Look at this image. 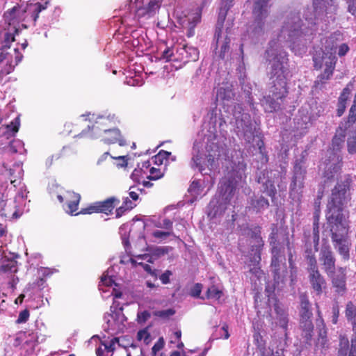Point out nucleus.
Returning <instances> with one entry per match:
<instances>
[{
    "label": "nucleus",
    "instance_id": "f257e3e1",
    "mask_svg": "<svg viewBox=\"0 0 356 356\" xmlns=\"http://www.w3.org/2000/svg\"><path fill=\"white\" fill-rule=\"evenodd\" d=\"M353 180L351 175H345L332 189L326 207V220L332 229L339 232H349V221L343 213L346 204L350 199V189Z\"/></svg>",
    "mask_w": 356,
    "mask_h": 356
},
{
    "label": "nucleus",
    "instance_id": "f03ea898",
    "mask_svg": "<svg viewBox=\"0 0 356 356\" xmlns=\"http://www.w3.org/2000/svg\"><path fill=\"white\" fill-rule=\"evenodd\" d=\"M286 72L287 69L284 66L283 61H281L276 55L273 59L271 66L272 86L269 90L270 94L264 96L261 100L266 112L273 113L281 109V103L279 100L284 99L289 93Z\"/></svg>",
    "mask_w": 356,
    "mask_h": 356
},
{
    "label": "nucleus",
    "instance_id": "7ed1b4c3",
    "mask_svg": "<svg viewBox=\"0 0 356 356\" xmlns=\"http://www.w3.org/2000/svg\"><path fill=\"white\" fill-rule=\"evenodd\" d=\"M305 27L298 13H291L286 16L278 35L279 40L294 44L300 38L309 33Z\"/></svg>",
    "mask_w": 356,
    "mask_h": 356
},
{
    "label": "nucleus",
    "instance_id": "20e7f679",
    "mask_svg": "<svg viewBox=\"0 0 356 356\" xmlns=\"http://www.w3.org/2000/svg\"><path fill=\"white\" fill-rule=\"evenodd\" d=\"M49 4L48 1L42 3L40 2L26 3L25 6L17 4L11 9L8 10L3 14V18L6 23L9 25L18 24L20 22H24L26 17L24 15L26 12L30 13L33 19L39 17V14L42 10L47 9Z\"/></svg>",
    "mask_w": 356,
    "mask_h": 356
},
{
    "label": "nucleus",
    "instance_id": "39448f33",
    "mask_svg": "<svg viewBox=\"0 0 356 356\" xmlns=\"http://www.w3.org/2000/svg\"><path fill=\"white\" fill-rule=\"evenodd\" d=\"M306 159L304 155L296 159L293 168L291 182L289 186V196L292 200H300L302 189L305 186V179L307 175L305 166Z\"/></svg>",
    "mask_w": 356,
    "mask_h": 356
},
{
    "label": "nucleus",
    "instance_id": "423d86ee",
    "mask_svg": "<svg viewBox=\"0 0 356 356\" xmlns=\"http://www.w3.org/2000/svg\"><path fill=\"white\" fill-rule=\"evenodd\" d=\"M111 124H115L113 118L111 120L108 116H101L98 118L97 120H96L95 124H92V128L102 130L104 131L102 140L105 143L113 144L119 143L120 145H122L121 133L120 130L116 128H111Z\"/></svg>",
    "mask_w": 356,
    "mask_h": 356
},
{
    "label": "nucleus",
    "instance_id": "0eeeda50",
    "mask_svg": "<svg viewBox=\"0 0 356 356\" xmlns=\"http://www.w3.org/2000/svg\"><path fill=\"white\" fill-rule=\"evenodd\" d=\"M120 200L114 196L109 197L102 201H97L87 207L82 208L76 214L90 215L92 213H104L109 216L113 213L114 209L120 204Z\"/></svg>",
    "mask_w": 356,
    "mask_h": 356
},
{
    "label": "nucleus",
    "instance_id": "6e6552de",
    "mask_svg": "<svg viewBox=\"0 0 356 356\" xmlns=\"http://www.w3.org/2000/svg\"><path fill=\"white\" fill-rule=\"evenodd\" d=\"M271 261L270 268L275 283L283 282L287 273V267L285 262V256L282 249H270Z\"/></svg>",
    "mask_w": 356,
    "mask_h": 356
},
{
    "label": "nucleus",
    "instance_id": "1a4fd4ad",
    "mask_svg": "<svg viewBox=\"0 0 356 356\" xmlns=\"http://www.w3.org/2000/svg\"><path fill=\"white\" fill-rule=\"evenodd\" d=\"M225 18V15H224L222 18L219 17L214 33V40L216 42V49L219 48L218 57L222 60H224L230 54V38L227 35H225L223 38L222 37Z\"/></svg>",
    "mask_w": 356,
    "mask_h": 356
},
{
    "label": "nucleus",
    "instance_id": "9d476101",
    "mask_svg": "<svg viewBox=\"0 0 356 356\" xmlns=\"http://www.w3.org/2000/svg\"><path fill=\"white\" fill-rule=\"evenodd\" d=\"M331 240L342 259L344 261L349 260L351 242L348 238V232H339L332 229Z\"/></svg>",
    "mask_w": 356,
    "mask_h": 356
},
{
    "label": "nucleus",
    "instance_id": "9b49d317",
    "mask_svg": "<svg viewBox=\"0 0 356 356\" xmlns=\"http://www.w3.org/2000/svg\"><path fill=\"white\" fill-rule=\"evenodd\" d=\"M270 0H254L252 6V16L254 18V29L262 31L264 27L266 19L269 15L270 5Z\"/></svg>",
    "mask_w": 356,
    "mask_h": 356
},
{
    "label": "nucleus",
    "instance_id": "f8f14e48",
    "mask_svg": "<svg viewBox=\"0 0 356 356\" xmlns=\"http://www.w3.org/2000/svg\"><path fill=\"white\" fill-rule=\"evenodd\" d=\"M319 261L322 269L327 276H330L336 270V258L331 247L323 245L319 253Z\"/></svg>",
    "mask_w": 356,
    "mask_h": 356
},
{
    "label": "nucleus",
    "instance_id": "ddd939ff",
    "mask_svg": "<svg viewBox=\"0 0 356 356\" xmlns=\"http://www.w3.org/2000/svg\"><path fill=\"white\" fill-rule=\"evenodd\" d=\"M308 278L312 289L316 294L320 296L327 287V282L324 276L321 273L318 267L307 268Z\"/></svg>",
    "mask_w": 356,
    "mask_h": 356
},
{
    "label": "nucleus",
    "instance_id": "4468645a",
    "mask_svg": "<svg viewBox=\"0 0 356 356\" xmlns=\"http://www.w3.org/2000/svg\"><path fill=\"white\" fill-rule=\"evenodd\" d=\"M332 287L335 293L338 295L343 296L347 291L346 287V270L345 268L339 267L337 272L332 273L330 276Z\"/></svg>",
    "mask_w": 356,
    "mask_h": 356
},
{
    "label": "nucleus",
    "instance_id": "2eb2a0df",
    "mask_svg": "<svg viewBox=\"0 0 356 356\" xmlns=\"http://www.w3.org/2000/svg\"><path fill=\"white\" fill-rule=\"evenodd\" d=\"M57 199L60 203L66 202L67 209L66 211L70 215L77 216L76 211L81 200L80 194L74 191H66L63 195H58Z\"/></svg>",
    "mask_w": 356,
    "mask_h": 356
},
{
    "label": "nucleus",
    "instance_id": "dca6fc26",
    "mask_svg": "<svg viewBox=\"0 0 356 356\" xmlns=\"http://www.w3.org/2000/svg\"><path fill=\"white\" fill-rule=\"evenodd\" d=\"M342 168V158L334 153L330 156L328 163L323 172V177L327 181L333 179L334 175L341 171Z\"/></svg>",
    "mask_w": 356,
    "mask_h": 356
},
{
    "label": "nucleus",
    "instance_id": "f3484780",
    "mask_svg": "<svg viewBox=\"0 0 356 356\" xmlns=\"http://www.w3.org/2000/svg\"><path fill=\"white\" fill-rule=\"evenodd\" d=\"M337 58L336 56H332L331 60H327L325 63V69L323 72L319 74L316 81H314V86L316 88H321L325 85L332 76Z\"/></svg>",
    "mask_w": 356,
    "mask_h": 356
},
{
    "label": "nucleus",
    "instance_id": "a211bd4d",
    "mask_svg": "<svg viewBox=\"0 0 356 356\" xmlns=\"http://www.w3.org/2000/svg\"><path fill=\"white\" fill-rule=\"evenodd\" d=\"M161 4V0H149L145 6H139L136 9V15L139 18L152 17L159 10Z\"/></svg>",
    "mask_w": 356,
    "mask_h": 356
},
{
    "label": "nucleus",
    "instance_id": "6ab92c4d",
    "mask_svg": "<svg viewBox=\"0 0 356 356\" xmlns=\"http://www.w3.org/2000/svg\"><path fill=\"white\" fill-rule=\"evenodd\" d=\"M341 33L334 32L328 37L325 38L324 54H329L328 60H331L332 56H335L337 48V43L340 41Z\"/></svg>",
    "mask_w": 356,
    "mask_h": 356
},
{
    "label": "nucleus",
    "instance_id": "aec40b11",
    "mask_svg": "<svg viewBox=\"0 0 356 356\" xmlns=\"http://www.w3.org/2000/svg\"><path fill=\"white\" fill-rule=\"evenodd\" d=\"M273 307L279 325L283 329L287 330L289 323V314L287 310L284 307L283 305L277 298L275 299Z\"/></svg>",
    "mask_w": 356,
    "mask_h": 356
},
{
    "label": "nucleus",
    "instance_id": "412c9836",
    "mask_svg": "<svg viewBox=\"0 0 356 356\" xmlns=\"http://www.w3.org/2000/svg\"><path fill=\"white\" fill-rule=\"evenodd\" d=\"M318 335L315 344V352L320 350L321 353L328 348V341L327 338V329L325 324L321 319V325H318Z\"/></svg>",
    "mask_w": 356,
    "mask_h": 356
},
{
    "label": "nucleus",
    "instance_id": "4be33fe9",
    "mask_svg": "<svg viewBox=\"0 0 356 356\" xmlns=\"http://www.w3.org/2000/svg\"><path fill=\"white\" fill-rule=\"evenodd\" d=\"M313 8L316 13H325L334 12L337 6L333 0H312Z\"/></svg>",
    "mask_w": 356,
    "mask_h": 356
},
{
    "label": "nucleus",
    "instance_id": "5701e85b",
    "mask_svg": "<svg viewBox=\"0 0 356 356\" xmlns=\"http://www.w3.org/2000/svg\"><path fill=\"white\" fill-rule=\"evenodd\" d=\"M313 316L300 317V328L302 330V336L306 340V343H309L312 340L314 330L312 323Z\"/></svg>",
    "mask_w": 356,
    "mask_h": 356
},
{
    "label": "nucleus",
    "instance_id": "b1692460",
    "mask_svg": "<svg viewBox=\"0 0 356 356\" xmlns=\"http://www.w3.org/2000/svg\"><path fill=\"white\" fill-rule=\"evenodd\" d=\"M269 205L270 204L268 200L264 196H254L250 199V209H252L256 213H259L262 210L268 208Z\"/></svg>",
    "mask_w": 356,
    "mask_h": 356
},
{
    "label": "nucleus",
    "instance_id": "393cba45",
    "mask_svg": "<svg viewBox=\"0 0 356 356\" xmlns=\"http://www.w3.org/2000/svg\"><path fill=\"white\" fill-rule=\"evenodd\" d=\"M249 245L250 251L254 254V259L259 262L261 261V252L264 246L263 238H261V241L259 239L250 240Z\"/></svg>",
    "mask_w": 356,
    "mask_h": 356
},
{
    "label": "nucleus",
    "instance_id": "a878e982",
    "mask_svg": "<svg viewBox=\"0 0 356 356\" xmlns=\"http://www.w3.org/2000/svg\"><path fill=\"white\" fill-rule=\"evenodd\" d=\"M346 130L342 127H339L332 140V147L333 150L339 151L345 142Z\"/></svg>",
    "mask_w": 356,
    "mask_h": 356
},
{
    "label": "nucleus",
    "instance_id": "bb28decb",
    "mask_svg": "<svg viewBox=\"0 0 356 356\" xmlns=\"http://www.w3.org/2000/svg\"><path fill=\"white\" fill-rule=\"evenodd\" d=\"M242 234L250 240L259 239L261 241V227L259 225L249 227L246 225L242 229Z\"/></svg>",
    "mask_w": 356,
    "mask_h": 356
},
{
    "label": "nucleus",
    "instance_id": "cd10ccee",
    "mask_svg": "<svg viewBox=\"0 0 356 356\" xmlns=\"http://www.w3.org/2000/svg\"><path fill=\"white\" fill-rule=\"evenodd\" d=\"M345 314L348 321L352 325L353 332L356 333V306L353 302L349 301L347 302Z\"/></svg>",
    "mask_w": 356,
    "mask_h": 356
},
{
    "label": "nucleus",
    "instance_id": "c85d7f7f",
    "mask_svg": "<svg viewBox=\"0 0 356 356\" xmlns=\"http://www.w3.org/2000/svg\"><path fill=\"white\" fill-rule=\"evenodd\" d=\"M300 317L313 316V314L312 312V306L309 301L307 296L306 294H301L300 296Z\"/></svg>",
    "mask_w": 356,
    "mask_h": 356
},
{
    "label": "nucleus",
    "instance_id": "c756f323",
    "mask_svg": "<svg viewBox=\"0 0 356 356\" xmlns=\"http://www.w3.org/2000/svg\"><path fill=\"white\" fill-rule=\"evenodd\" d=\"M278 233L279 229L277 224L273 223L270 225V233L268 236V241L270 249H273L274 248L276 249H282L278 241Z\"/></svg>",
    "mask_w": 356,
    "mask_h": 356
},
{
    "label": "nucleus",
    "instance_id": "7c9ffc66",
    "mask_svg": "<svg viewBox=\"0 0 356 356\" xmlns=\"http://www.w3.org/2000/svg\"><path fill=\"white\" fill-rule=\"evenodd\" d=\"M192 161L193 162L194 166L197 168L202 174H207V172H205V159L203 158L200 154L198 153L196 155L193 156L192 158Z\"/></svg>",
    "mask_w": 356,
    "mask_h": 356
},
{
    "label": "nucleus",
    "instance_id": "2f4dec72",
    "mask_svg": "<svg viewBox=\"0 0 356 356\" xmlns=\"http://www.w3.org/2000/svg\"><path fill=\"white\" fill-rule=\"evenodd\" d=\"M165 346V341L160 337L152 348L151 356H167L161 352Z\"/></svg>",
    "mask_w": 356,
    "mask_h": 356
},
{
    "label": "nucleus",
    "instance_id": "473e14b6",
    "mask_svg": "<svg viewBox=\"0 0 356 356\" xmlns=\"http://www.w3.org/2000/svg\"><path fill=\"white\" fill-rule=\"evenodd\" d=\"M264 193L269 196L272 200L275 198L277 190L274 183L270 180H267L264 184Z\"/></svg>",
    "mask_w": 356,
    "mask_h": 356
},
{
    "label": "nucleus",
    "instance_id": "72a5a7b5",
    "mask_svg": "<svg viewBox=\"0 0 356 356\" xmlns=\"http://www.w3.org/2000/svg\"><path fill=\"white\" fill-rule=\"evenodd\" d=\"M305 259L307 263V268H312L318 266L315 254L311 248H307L305 250Z\"/></svg>",
    "mask_w": 356,
    "mask_h": 356
},
{
    "label": "nucleus",
    "instance_id": "f704fd0d",
    "mask_svg": "<svg viewBox=\"0 0 356 356\" xmlns=\"http://www.w3.org/2000/svg\"><path fill=\"white\" fill-rule=\"evenodd\" d=\"M220 156L219 152L216 153V152H214L213 154L209 153L205 159V167L206 169L207 168L209 171H211L214 166L216 160L218 159V156Z\"/></svg>",
    "mask_w": 356,
    "mask_h": 356
},
{
    "label": "nucleus",
    "instance_id": "c9c22d12",
    "mask_svg": "<svg viewBox=\"0 0 356 356\" xmlns=\"http://www.w3.org/2000/svg\"><path fill=\"white\" fill-rule=\"evenodd\" d=\"M175 313H176V311L174 309L170 308V309H165V310L155 311L153 312V315L154 316L159 317L161 319L168 320L171 316L175 315Z\"/></svg>",
    "mask_w": 356,
    "mask_h": 356
},
{
    "label": "nucleus",
    "instance_id": "e433bc0d",
    "mask_svg": "<svg viewBox=\"0 0 356 356\" xmlns=\"http://www.w3.org/2000/svg\"><path fill=\"white\" fill-rule=\"evenodd\" d=\"M312 238L315 250L317 251L320 240L319 222H313Z\"/></svg>",
    "mask_w": 356,
    "mask_h": 356
},
{
    "label": "nucleus",
    "instance_id": "4c0bfd02",
    "mask_svg": "<svg viewBox=\"0 0 356 356\" xmlns=\"http://www.w3.org/2000/svg\"><path fill=\"white\" fill-rule=\"evenodd\" d=\"M339 346L340 348L339 349L337 356H347V350L349 347V341L348 338L345 337H341Z\"/></svg>",
    "mask_w": 356,
    "mask_h": 356
},
{
    "label": "nucleus",
    "instance_id": "58836bf2",
    "mask_svg": "<svg viewBox=\"0 0 356 356\" xmlns=\"http://www.w3.org/2000/svg\"><path fill=\"white\" fill-rule=\"evenodd\" d=\"M137 339L143 341L145 344H149L152 340L151 335L147 329L139 330L137 333Z\"/></svg>",
    "mask_w": 356,
    "mask_h": 356
},
{
    "label": "nucleus",
    "instance_id": "ea45409f",
    "mask_svg": "<svg viewBox=\"0 0 356 356\" xmlns=\"http://www.w3.org/2000/svg\"><path fill=\"white\" fill-rule=\"evenodd\" d=\"M222 294V292L215 286H212L211 287L209 288L207 291V296L208 298L219 299Z\"/></svg>",
    "mask_w": 356,
    "mask_h": 356
},
{
    "label": "nucleus",
    "instance_id": "a19ab883",
    "mask_svg": "<svg viewBox=\"0 0 356 356\" xmlns=\"http://www.w3.org/2000/svg\"><path fill=\"white\" fill-rule=\"evenodd\" d=\"M163 176V172L159 168L152 167L149 169V175L147 178L149 180H157Z\"/></svg>",
    "mask_w": 356,
    "mask_h": 356
},
{
    "label": "nucleus",
    "instance_id": "79ce46f5",
    "mask_svg": "<svg viewBox=\"0 0 356 356\" xmlns=\"http://www.w3.org/2000/svg\"><path fill=\"white\" fill-rule=\"evenodd\" d=\"M171 155V152L168 151L161 150L154 156V162L156 163L161 164L163 159H168Z\"/></svg>",
    "mask_w": 356,
    "mask_h": 356
},
{
    "label": "nucleus",
    "instance_id": "37998d69",
    "mask_svg": "<svg viewBox=\"0 0 356 356\" xmlns=\"http://www.w3.org/2000/svg\"><path fill=\"white\" fill-rule=\"evenodd\" d=\"M19 125L20 120L19 117H17L7 125V129L9 131H12L13 134H15L19 131Z\"/></svg>",
    "mask_w": 356,
    "mask_h": 356
},
{
    "label": "nucleus",
    "instance_id": "c03bdc74",
    "mask_svg": "<svg viewBox=\"0 0 356 356\" xmlns=\"http://www.w3.org/2000/svg\"><path fill=\"white\" fill-rule=\"evenodd\" d=\"M184 50L189 54V60H195L198 58V51L196 48L188 46H184Z\"/></svg>",
    "mask_w": 356,
    "mask_h": 356
},
{
    "label": "nucleus",
    "instance_id": "a18cd8bd",
    "mask_svg": "<svg viewBox=\"0 0 356 356\" xmlns=\"http://www.w3.org/2000/svg\"><path fill=\"white\" fill-rule=\"evenodd\" d=\"M29 316L30 313L27 309L22 310L19 312L18 318L16 320V323L20 324L26 323L29 320Z\"/></svg>",
    "mask_w": 356,
    "mask_h": 356
},
{
    "label": "nucleus",
    "instance_id": "49530a36",
    "mask_svg": "<svg viewBox=\"0 0 356 356\" xmlns=\"http://www.w3.org/2000/svg\"><path fill=\"white\" fill-rule=\"evenodd\" d=\"M350 94V88L348 87L344 88L338 99V102L346 104Z\"/></svg>",
    "mask_w": 356,
    "mask_h": 356
},
{
    "label": "nucleus",
    "instance_id": "de8ad7c7",
    "mask_svg": "<svg viewBox=\"0 0 356 356\" xmlns=\"http://www.w3.org/2000/svg\"><path fill=\"white\" fill-rule=\"evenodd\" d=\"M151 316L150 313L148 311H143L138 312L137 314V321L138 323H145Z\"/></svg>",
    "mask_w": 356,
    "mask_h": 356
},
{
    "label": "nucleus",
    "instance_id": "09e8293b",
    "mask_svg": "<svg viewBox=\"0 0 356 356\" xmlns=\"http://www.w3.org/2000/svg\"><path fill=\"white\" fill-rule=\"evenodd\" d=\"M347 145L348 151L350 154L356 153V136L348 138Z\"/></svg>",
    "mask_w": 356,
    "mask_h": 356
},
{
    "label": "nucleus",
    "instance_id": "8fccbe9b",
    "mask_svg": "<svg viewBox=\"0 0 356 356\" xmlns=\"http://www.w3.org/2000/svg\"><path fill=\"white\" fill-rule=\"evenodd\" d=\"M172 225H173V222L171 220H170L168 218H165L162 220V222H159L156 226L157 227L163 228V229H165L168 230H171L172 229Z\"/></svg>",
    "mask_w": 356,
    "mask_h": 356
},
{
    "label": "nucleus",
    "instance_id": "3c124183",
    "mask_svg": "<svg viewBox=\"0 0 356 356\" xmlns=\"http://www.w3.org/2000/svg\"><path fill=\"white\" fill-rule=\"evenodd\" d=\"M349 50L348 45L346 43H342L338 47L337 54L339 57H343L347 54Z\"/></svg>",
    "mask_w": 356,
    "mask_h": 356
},
{
    "label": "nucleus",
    "instance_id": "603ef678",
    "mask_svg": "<svg viewBox=\"0 0 356 356\" xmlns=\"http://www.w3.org/2000/svg\"><path fill=\"white\" fill-rule=\"evenodd\" d=\"M172 275V272L169 270H167L163 273H162L159 279L161 281L162 284H167L170 282V277Z\"/></svg>",
    "mask_w": 356,
    "mask_h": 356
},
{
    "label": "nucleus",
    "instance_id": "864d4df0",
    "mask_svg": "<svg viewBox=\"0 0 356 356\" xmlns=\"http://www.w3.org/2000/svg\"><path fill=\"white\" fill-rule=\"evenodd\" d=\"M348 10L353 15L356 17V1L355 0H348Z\"/></svg>",
    "mask_w": 356,
    "mask_h": 356
},
{
    "label": "nucleus",
    "instance_id": "5fc2aeb1",
    "mask_svg": "<svg viewBox=\"0 0 356 356\" xmlns=\"http://www.w3.org/2000/svg\"><path fill=\"white\" fill-rule=\"evenodd\" d=\"M332 322L333 324H336L337 323L338 317L339 315V306L337 305H335L332 307Z\"/></svg>",
    "mask_w": 356,
    "mask_h": 356
},
{
    "label": "nucleus",
    "instance_id": "6e6d98bb",
    "mask_svg": "<svg viewBox=\"0 0 356 356\" xmlns=\"http://www.w3.org/2000/svg\"><path fill=\"white\" fill-rule=\"evenodd\" d=\"M150 166V162L149 161H144L142 163V167L140 169H135L131 175L132 177L139 175V174L143 170L144 168L147 169Z\"/></svg>",
    "mask_w": 356,
    "mask_h": 356
},
{
    "label": "nucleus",
    "instance_id": "4d7b16f0",
    "mask_svg": "<svg viewBox=\"0 0 356 356\" xmlns=\"http://www.w3.org/2000/svg\"><path fill=\"white\" fill-rule=\"evenodd\" d=\"M5 45L6 48H10V43L15 40V35L13 33H6L5 34Z\"/></svg>",
    "mask_w": 356,
    "mask_h": 356
},
{
    "label": "nucleus",
    "instance_id": "13d9d810",
    "mask_svg": "<svg viewBox=\"0 0 356 356\" xmlns=\"http://www.w3.org/2000/svg\"><path fill=\"white\" fill-rule=\"evenodd\" d=\"M314 67L315 70H318L321 69L323 65V58L313 57Z\"/></svg>",
    "mask_w": 356,
    "mask_h": 356
},
{
    "label": "nucleus",
    "instance_id": "bf43d9fd",
    "mask_svg": "<svg viewBox=\"0 0 356 356\" xmlns=\"http://www.w3.org/2000/svg\"><path fill=\"white\" fill-rule=\"evenodd\" d=\"M172 234L171 232H163L160 230H156L153 232L152 235L157 238H161L163 236H169Z\"/></svg>",
    "mask_w": 356,
    "mask_h": 356
},
{
    "label": "nucleus",
    "instance_id": "052dcab7",
    "mask_svg": "<svg viewBox=\"0 0 356 356\" xmlns=\"http://www.w3.org/2000/svg\"><path fill=\"white\" fill-rule=\"evenodd\" d=\"M122 205L127 208L129 211L131 210L133 208L136 207V204L129 199V197H126L124 199Z\"/></svg>",
    "mask_w": 356,
    "mask_h": 356
},
{
    "label": "nucleus",
    "instance_id": "680f3d73",
    "mask_svg": "<svg viewBox=\"0 0 356 356\" xmlns=\"http://www.w3.org/2000/svg\"><path fill=\"white\" fill-rule=\"evenodd\" d=\"M129 210L127 209V208L122 204L120 207H118L115 209V217L117 218H119L122 217Z\"/></svg>",
    "mask_w": 356,
    "mask_h": 356
},
{
    "label": "nucleus",
    "instance_id": "e2e57ef3",
    "mask_svg": "<svg viewBox=\"0 0 356 356\" xmlns=\"http://www.w3.org/2000/svg\"><path fill=\"white\" fill-rule=\"evenodd\" d=\"M346 108V104L338 102L337 109V116H339V117L341 116L344 113Z\"/></svg>",
    "mask_w": 356,
    "mask_h": 356
},
{
    "label": "nucleus",
    "instance_id": "0e129e2a",
    "mask_svg": "<svg viewBox=\"0 0 356 356\" xmlns=\"http://www.w3.org/2000/svg\"><path fill=\"white\" fill-rule=\"evenodd\" d=\"M101 282L105 286H112L113 280L111 277L103 275L101 277Z\"/></svg>",
    "mask_w": 356,
    "mask_h": 356
},
{
    "label": "nucleus",
    "instance_id": "69168bd1",
    "mask_svg": "<svg viewBox=\"0 0 356 356\" xmlns=\"http://www.w3.org/2000/svg\"><path fill=\"white\" fill-rule=\"evenodd\" d=\"M348 356H356V339L351 340V346Z\"/></svg>",
    "mask_w": 356,
    "mask_h": 356
},
{
    "label": "nucleus",
    "instance_id": "338daca9",
    "mask_svg": "<svg viewBox=\"0 0 356 356\" xmlns=\"http://www.w3.org/2000/svg\"><path fill=\"white\" fill-rule=\"evenodd\" d=\"M172 55H173L172 51L170 48H167L165 50L163 51L161 56L163 58L168 60L171 58Z\"/></svg>",
    "mask_w": 356,
    "mask_h": 356
},
{
    "label": "nucleus",
    "instance_id": "774afa93",
    "mask_svg": "<svg viewBox=\"0 0 356 356\" xmlns=\"http://www.w3.org/2000/svg\"><path fill=\"white\" fill-rule=\"evenodd\" d=\"M201 293V285L200 284H197L194 288V289L191 292V295L194 297H199Z\"/></svg>",
    "mask_w": 356,
    "mask_h": 356
}]
</instances>
